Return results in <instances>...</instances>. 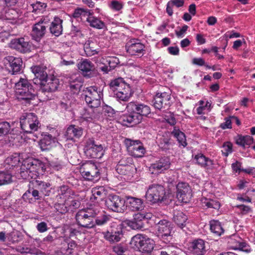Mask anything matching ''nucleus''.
Wrapping results in <instances>:
<instances>
[{
  "label": "nucleus",
  "instance_id": "obj_1",
  "mask_svg": "<svg viewBox=\"0 0 255 255\" xmlns=\"http://www.w3.org/2000/svg\"><path fill=\"white\" fill-rule=\"evenodd\" d=\"M31 70L36 77L34 83L39 84L42 92H52L58 89L59 80L57 77L53 75L47 77L46 72L38 66L31 67Z\"/></svg>",
  "mask_w": 255,
  "mask_h": 255
},
{
  "label": "nucleus",
  "instance_id": "obj_2",
  "mask_svg": "<svg viewBox=\"0 0 255 255\" xmlns=\"http://www.w3.org/2000/svg\"><path fill=\"white\" fill-rule=\"evenodd\" d=\"M45 166L41 161L33 158H27L22 161L20 175L25 180L36 178L45 170Z\"/></svg>",
  "mask_w": 255,
  "mask_h": 255
},
{
  "label": "nucleus",
  "instance_id": "obj_3",
  "mask_svg": "<svg viewBox=\"0 0 255 255\" xmlns=\"http://www.w3.org/2000/svg\"><path fill=\"white\" fill-rule=\"evenodd\" d=\"M129 115H124L123 121L128 124L135 125L141 120V116H147L150 113V109L147 105L137 102H130L127 106Z\"/></svg>",
  "mask_w": 255,
  "mask_h": 255
},
{
  "label": "nucleus",
  "instance_id": "obj_4",
  "mask_svg": "<svg viewBox=\"0 0 255 255\" xmlns=\"http://www.w3.org/2000/svg\"><path fill=\"white\" fill-rule=\"evenodd\" d=\"M110 88L114 93V97L120 102H127L132 97L133 91L129 84L122 78L112 81Z\"/></svg>",
  "mask_w": 255,
  "mask_h": 255
},
{
  "label": "nucleus",
  "instance_id": "obj_5",
  "mask_svg": "<svg viewBox=\"0 0 255 255\" xmlns=\"http://www.w3.org/2000/svg\"><path fill=\"white\" fill-rule=\"evenodd\" d=\"M99 211L100 208L98 206L79 210L76 215L78 225L86 228H93L95 225L94 218Z\"/></svg>",
  "mask_w": 255,
  "mask_h": 255
},
{
  "label": "nucleus",
  "instance_id": "obj_6",
  "mask_svg": "<svg viewBox=\"0 0 255 255\" xmlns=\"http://www.w3.org/2000/svg\"><path fill=\"white\" fill-rule=\"evenodd\" d=\"M15 96L19 100L28 101L34 97V90L32 86L26 78H20L15 84Z\"/></svg>",
  "mask_w": 255,
  "mask_h": 255
},
{
  "label": "nucleus",
  "instance_id": "obj_7",
  "mask_svg": "<svg viewBox=\"0 0 255 255\" xmlns=\"http://www.w3.org/2000/svg\"><path fill=\"white\" fill-rule=\"evenodd\" d=\"M145 197L152 204L161 202L166 198L165 188L161 185L151 184L147 188Z\"/></svg>",
  "mask_w": 255,
  "mask_h": 255
},
{
  "label": "nucleus",
  "instance_id": "obj_8",
  "mask_svg": "<svg viewBox=\"0 0 255 255\" xmlns=\"http://www.w3.org/2000/svg\"><path fill=\"white\" fill-rule=\"evenodd\" d=\"M131 246L142 253H150L155 245L153 240L142 234H137L130 241Z\"/></svg>",
  "mask_w": 255,
  "mask_h": 255
},
{
  "label": "nucleus",
  "instance_id": "obj_9",
  "mask_svg": "<svg viewBox=\"0 0 255 255\" xmlns=\"http://www.w3.org/2000/svg\"><path fill=\"white\" fill-rule=\"evenodd\" d=\"M85 100L89 107L96 108L101 103L102 92L100 88L97 86H91L84 90Z\"/></svg>",
  "mask_w": 255,
  "mask_h": 255
},
{
  "label": "nucleus",
  "instance_id": "obj_10",
  "mask_svg": "<svg viewBox=\"0 0 255 255\" xmlns=\"http://www.w3.org/2000/svg\"><path fill=\"white\" fill-rule=\"evenodd\" d=\"M20 123L22 129L25 132L31 133L37 130L40 123L34 113H24L20 118Z\"/></svg>",
  "mask_w": 255,
  "mask_h": 255
},
{
  "label": "nucleus",
  "instance_id": "obj_11",
  "mask_svg": "<svg viewBox=\"0 0 255 255\" xmlns=\"http://www.w3.org/2000/svg\"><path fill=\"white\" fill-rule=\"evenodd\" d=\"M84 150L86 156L90 158H101L104 154L103 146L97 143L92 138L86 141Z\"/></svg>",
  "mask_w": 255,
  "mask_h": 255
},
{
  "label": "nucleus",
  "instance_id": "obj_12",
  "mask_svg": "<svg viewBox=\"0 0 255 255\" xmlns=\"http://www.w3.org/2000/svg\"><path fill=\"white\" fill-rule=\"evenodd\" d=\"M124 143L129 155L135 157L143 156L145 153V149L139 140L126 138L125 139Z\"/></svg>",
  "mask_w": 255,
  "mask_h": 255
},
{
  "label": "nucleus",
  "instance_id": "obj_13",
  "mask_svg": "<svg viewBox=\"0 0 255 255\" xmlns=\"http://www.w3.org/2000/svg\"><path fill=\"white\" fill-rule=\"evenodd\" d=\"M80 172L84 178L89 180H97L100 177L99 169L91 162L83 164L80 168Z\"/></svg>",
  "mask_w": 255,
  "mask_h": 255
},
{
  "label": "nucleus",
  "instance_id": "obj_14",
  "mask_svg": "<svg viewBox=\"0 0 255 255\" xmlns=\"http://www.w3.org/2000/svg\"><path fill=\"white\" fill-rule=\"evenodd\" d=\"M171 223L166 220H160L156 225L157 236L163 242H169L172 231Z\"/></svg>",
  "mask_w": 255,
  "mask_h": 255
},
{
  "label": "nucleus",
  "instance_id": "obj_15",
  "mask_svg": "<svg viewBox=\"0 0 255 255\" xmlns=\"http://www.w3.org/2000/svg\"><path fill=\"white\" fill-rule=\"evenodd\" d=\"M125 201L117 195H110L106 200L105 205L110 210L122 212L125 208Z\"/></svg>",
  "mask_w": 255,
  "mask_h": 255
},
{
  "label": "nucleus",
  "instance_id": "obj_16",
  "mask_svg": "<svg viewBox=\"0 0 255 255\" xmlns=\"http://www.w3.org/2000/svg\"><path fill=\"white\" fill-rule=\"evenodd\" d=\"M191 189L185 182H180L176 185V197L178 200L184 203H187L192 197Z\"/></svg>",
  "mask_w": 255,
  "mask_h": 255
},
{
  "label": "nucleus",
  "instance_id": "obj_17",
  "mask_svg": "<svg viewBox=\"0 0 255 255\" xmlns=\"http://www.w3.org/2000/svg\"><path fill=\"white\" fill-rule=\"evenodd\" d=\"M125 47L127 52L131 55H143L145 51L144 45L137 39L129 40Z\"/></svg>",
  "mask_w": 255,
  "mask_h": 255
},
{
  "label": "nucleus",
  "instance_id": "obj_18",
  "mask_svg": "<svg viewBox=\"0 0 255 255\" xmlns=\"http://www.w3.org/2000/svg\"><path fill=\"white\" fill-rule=\"evenodd\" d=\"M6 68L12 74H16L20 72L22 66V60L19 57L9 56L4 59Z\"/></svg>",
  "mask_w": 255,
  "mask_h": 255
},
{
  "label": "nucleus",
  "instance_id": "obj_19",
  "mask_svg": "<svg viewBox=\"0 0 255 255\" xmlns=\"http://www.w3.org/2000/svg\"><path fill=\"white\" fill-rule=\"evenodd\" d=\"M152 215L151 213H139L135 214L132 220L127 221V225L133 230H139L143 228V224L142 222L143 219H150Z\"/></svg>",
  "mask_w": 255,
  "mask_h": 255
},
{
  "label": "nucleus",
  "instance_id": "obj_20",
  "mask_svg": "<svg viewBox=\"0 0 255 255\" xmlns=\"http://www.w3.org/2000/svg\"><path fill=\"white\" fill-rule=\"evenodd\" d=\"M9 47L21 53H26L30 50L31 46L27 38L20 37L12 39Z\"/></svg>",
  "mask_w": 255,
  "mask_h": 255
},
{
  "label": "nucleus",
  "instance_id": "obj_21",
  "mask_svg": "<svg viewBox=\"0 0 255 255\" xmlns=\"http://www.w3.org/2000/svg\"><path fill=\"white\" fill-rule=\"evenodd\" d=\"M229 246L235 250H241L246 253H250L251 248L243 240L237 235L232 236L228 241Z\"/></svg>",
  "mask_w": 255,
  "mask_h": 255
},
{
  "label": "nucleus",
  "instance_id": "obj_22",
  "mask_svg": "<svg viewBox=\"0 0 255 255\" xmlns=\"http://www.w3.org/2000/svg\"><path fill=\"white\" fill-rule=\"evenodd\" d=\"M77 67L84 76L91 77L95 73V65L89 60L82 59L77 64Z\"/></svg>",
  "mask_w": 255,
  "mask_h": 255
},
{
  "label": "nucleus",
  "instance_id": "obj_23",
  "mask_svg": "<svg viewBox=\"0 0 255 255\" xmlns=\"http://www.w3.org/2000/svg\"><path fill=\"white\" fill-rule=\"evenodd\" d=\"M125 203L128 209L133 212L142 211L145 206L142 199L130 196L126 197Z\"/></svg>",
  "mask_w": 255,
  "mask_h": 255
},
{
  "label": "nucleus",
  "instance_id": "obj_24",
  "mask_svg": "<svg viewBox=\"0 0 255 255\" xmlns=\"http://www.w3.org/2000/svg\"><path fill=\"white\" fill-rule=\"evenodd\" d=\"M4 16L12 23L20 24L23 21L21 12L15 8L5 7Z\"/></svg>",
  "mask_w": 255,
  "mask_h": 255
},
{
  "label": "nucleus",
  "instance_id": "obj_25",
  "mask_svg": "<svg viewBox=\"0 0 255 255\" xmlns=\"http://www.w3.org/2000/svg\"><path fill=\"white\" fill-rule=\"evenodd\" d=\"M46 22L41 20L35 23L32 27L31 36L36 41H39L45 34L46 32Z\"/></svg>",
  "mask_w": 255,
  "mask_h": 255
},
{
  "label": "nucleus",
  "instance_id": "obj_26",
  "mask_svg": "<svg viewBox=\"0 0 255 255\" xmlns=\"http://www.w3.org/2000/svg\"><path fill=\"white\" fill-rule=\"evenodd\" d=\"M170 99V96L168 93L166 92L158 93L154 98L153 105L155 108L160 110L166 106L169 105Z\"/></svg>",
  "mask_w": 255,
  "mask_h": 255
},
{
  "label": "nucleus",
  "instance_id": "obj_27",
  "mask_svg": "<svg viewBox=\"0 0 255 255\" xmlns=\"http://www.w3.org/2000/svg\"><path fill=\"white\" fill-rule=\"evenodd\" d=\"M205 242L199 239L190 243L189 250L192 255H203L205 252Z\"/></svg>",
  "mask_w": 255,
  "mask_h": 255
},
{
  "label": "nucleus",
  "instance_id": "obj_28",
  "mask_svg": "<svg viewBox=\"0 0 255 255\" xmlns=\"http://www.w3.org/2000/svg\"><path fill=\"white\" fill-rule=\"evenodd\" d=\"M194 160L197 164L207 169H212L214 167L213 160L206 157L202 153L195 155Z\"/></svg>",
  "mask_w": 255,
  "mask_h": 255
},
{
  "label": "nucleus",
  "instance_id": "obj_29",
  "mask_svg": "<svg viewBox=\"0 0 255 255\" xmlns=\"http://www.w3.org/2000/svg\"><path fill=\"white\" fill-rule=\"evenodd\" d=\"M169 166L170 162L169 159L168 158H163L156 163L152 164L150 168L152 172L160 173L169 168Z\"/></svg>",
  "mask_w": 255,
  "mask_h": 255
},
{
  "label": "nucleus",
  "instance_id": "obj_30",
  "mask_svg": "<svg viewBox=\"0 0 255 255\" xmlns=\"http://www.w3.org/2000/svg\"><path fill=\"white\" fill-rule=\"evenodd\" d=\"M57 139L50 134H45L39 141V145L42 151L48 150L55 144Z\"/></svg>",
  "mask_w": 255,
  "mask_h": 255
},
{
  "label": "nucleus",
  "instance_id": "obj_31",
  "mask_svg": "<svg viewBox=\"0 0 255 255\" xmlns=\"http://www.w3.org/2000/svg\"><path fill=\"white\" fill-rule=\"evenodd\" d=\"M83 134V128L75 125H71L66 130V135L67 139L74 140V138H79Z\"/></svg>",
  "mask_w": 255,
  "mask_h": 255
},
{
  "label": "nucleus",
  "instance_id": "obj_32",
  "mask_svg": "<svg viewBox=\"0 0 255 255\" xmlns=\"http://www.w3.org/2000/svg\"><path fill=\"white\" fill-rule=\"evenodd\" d=\"M86 21L93 28L98 29H102L106 28V24L103 21L98 17L93 16L90 12L86 18Z\"/></svg>",
  "mask_w": 255,
  "mask_h": 255
},
{
  "label": "nucleus",
  "instance_id": "obj_33",
  "mask_svg": "<svg viewBox=\"0 0 255 255\" xmlns=\"http://www.w3.org/2000/svg\"><path fill=\"white\" fill-rule=\"evenodd\" d=\"M103 234L106 240L112 243L119 242L122 236V231L120 230L104 232Z\"/></svg>",
  "mask_w": 255,
  "mask_h": 255
},
{
  "label": "nucleus",
  "instance_id": "obj_34",
  "mask_svg": "<svg viewBox=\"0 0 255 255\" xmlns=\"http://www.w3.org/2000/svg\"><path fill=\"white\" fill-rule=\"evenodd\" d=\"M62 20L59 17H55L50 27V32L56 36L60 35L62 32Z\"/></svg>",
  "mask_w": 255,
  "mask_h": 255
},
{
  "label": "nucleus",
  "instance_id": "obj_35",
  "mask_svg": "<svg viewBox=\"0 0 255 255\" xmlns=\"http://www.w3.org/2000/svg\"><path fill=\"white\" fill-rule=\"evenodd\" d=\"M96 43L92 41H86L84 45V50L87 56H92L99 54L100 49L95 48Z\"/></svg>",
  "mask_w": 255,
  "mask_h": 255
},
{
  "label": "nucleus",
  "instance_id": "obj_36",
  "mask_svg": "<svg viewBox=\"0 0 255 255\" xmlns=\"http://www.w3.org/2000/svg\"><path fill=\"white\" fill-rule=\"evenodd\" d=\"M74 192L70 189L68 186L65 185L61 186L58 190V195L57 197L63 200H67L70 197H72Z\"/></svg>",
  "mask_w": 255,
  "mask_h": 255
},
{
  "label": "nucleus",
  "instance_id": "obj_37",
  "mask_svg": "<svg viewBox=\"0 0 255 255\" xmlns=\"http://www.w3.org/2000/svg\"><path fill=\"white\" fill-rule=\"evenodd\" d=\"M187 216L182 212L177 211L174 213V222L181 228H183L187 221Z\"/></svg>",
  "mask_w": 255,
  "mask_h": 255
},
{
  "label": "nucleus",
  "instance_id": "obj_38",
  "mask_svg": "<svg viewBox=\"0 0 255 255\" xmlns=\"http://www.w3.org/2000/svg\"><path fill=\"white\" fill-rule=\"evenodd\" d=\"M236 143L244 148L249 146L254 141V139L250 135H238L236 139Z\"/></svg>",
  "mask_w": 255,
  "mask_h": 255
},
{
  "label": "nucleus",
  "instance_id": "obj_39",
  "mask_svg": "<svg viewBox=\"0 0 255 255\" xmlns=\"http://www.w3.org/2000/svg\"><path fill=\"white\" fill-rule=\"evenodd\" d=\"M100 62L102 64H108L111 69L115 68L120 63L119 59L115 56L102 57Z\"/></svg>",
  "mask_w": 255,
  "mask_h": 255
},
{
  "label": "nucleus",
  "instance_id": "obj_40",
  "mask_svg": "<svg viewBox=\"0 0 255 255\" xmlns=\"http://www.w3.org/2000/svg\"><path fill=\"white\" fill-rule=\"evenodd\" d=\"M210 230L215 235L219 236L223 234L224 230L221 223L217 220H212L210 222Z\"/></svg>",
  "mask_w": 255,
  "mask_h": 255
},
{
  "label": "nucleus",
  "instance_id": "obj_41",
  "mask_svg": "<svg viewBox=\"0 0 255 255\" xmlns=\"http://www.w3.org/2000/svg\"><path fill=\"white\" fill-rule=\"evenodd\" d=\"M94 108H91L85 109L83 111L80 119V122L83 123L91 122L95 118V112L93 110Z\"/></svg>",
  "mask_w": 255,
  "mask_h": 255
},
{
  "label": "nucleus",
  "instance_id": "obj_42",
  "mask_svg": "<svg viewBox=\"0 0 255 255\" xmlns=\"http://www.w3.org/2000/svg\"><path fill=\"white\" fill-rule=\"evenodd\" d=\"M172 134L176 137L180 145L185 147L187 145L186 137L184 133L180 131L179 129L174 128Z\"/></svg>",
  "mask_w": 255,
  "mask_h": 255
},
{
  "label": "nucleus",
  "instance_id": "obj_43",
  "mask_svg": "<svg viewBox=\"0 0 255 255\" xmlns=\"http://www.w3.org/2000/svg\"><path fill=\"white\" fill-rule=\"evenodd\" d=\"M22 159L21 155L15 153L8 157L5 160V163L11 166H16L19 165Z\"/></svg>",
  "mask_w": 255,
  "mask_h": 255
},
{
  "label": "nucleus",
  "instance_id": "obj_44",
  "mask_svg": "<svg viewBox=\"0 0 255 255\" xmlns=\"http://www.w3.org/2000/svg\"><path fill=\"white\" fill-rule=\"evenodd\" d=\"M104 188L103 187L93 188L92 190V195L90 200L93 201L94 200L102 199L105 195Z\"/></svg>",
  "mask_w": 255,
  "mask_h": 255
},
{
  "label": "nucleus",
  "instance_id": "obj_45",
  "mask_svg": "<svg viewBox=\"0 0 255 255\" xmlns=\"http://www.w3.org/2000/svg\"><path fill=\"white\" fill-rule=\"evenodd\" d=\"M12 130L9 123L6 122L0 123V138L11 135Z\"/></svg>",
  "mask_w": 255,
  "mask_h": 255
},
{
  "label": "nucleus",
  "instance_id": "obj_46",
  "mask_svg": "<svg viewBox=\"0 0 255 255\" xmlns=\"http://www.w3.org/2000/svg\"><path fill=\"white\" fill-rule=\"evenodd\" d=\"M65 203L69 207H72L74 209L78 208L80 205L79 198L78 195L74 193L72 197H70L65 201Z\"/></svg>",
  "mask_w": 255,
  "mask_h": 255
},
{
  "label": "nucleus",
  "instance_id": "obj_47",
  "mask_svg": "<svg viewBox=\"0 0 255 255\" xmlns=\"http://www.w3.org/2000/svg\"><path fill=\"white\" fill-rule=\"evenodd\" d=\"M202 203L203 206H206L207 208H211L218 210L220 207V203L218 201L213 199L207 198L203 199L202 200Z\"/></svg>",
  "mask_w": 255,
  "mask_h": 255
},
{
  "label": "nucleus",
  "instance_id": "obj_48",
  "mask_svg": "<svg viewBox=\"0 0 255 255\" xmlns=\"http://www.w3.org/2000/svg\"><path fill=\"white\" fill-rule=\"evenodd\" d=\"M34 198L35 200L39 199V192L37 190H32L31 192L28 190L22 196L23 199L25 201L29 202H31L32 200V198H30V194Z\"/></svg>",
  "mask_w": 255,
  "mask_h": 255
},
{
  "label": "nucleus",
  "instance_id": "obj_49",
  "mask_svg": "<svg viewBox=\"0 0 255 255\" xmlns=\"http://www.w3.org/2000/svg\"><path fill=\"white\" fill-rule=\"evenodd\" d=\"M12 181V175L6 172H0V185L10 183Z\"/></svg>",
  "mask_w": 255,
  "mask_h": 255
},
{
  "label": "nucleus",
  "instance_id": "obj_50",
  "mask_svg": "<svg viewBox=\"0 0 255 255\" xmlns=\"http://www.w3.org/2000/svg\"><path fill=\"white\" fill-rule=\"evenodd\" d=\"M108 5L112 10L119 11L123 8L124 4L122 2L117 0H113L108 4Z\"/></svg>",
  "mask_w": 255,
  "mask_h": 255
},
{
  "label": "nucleus",
  "instance_id": "obj_51",
  "mask_svg": "<svg viewBox=\"0 0 255 255\" xmlns=\"http://www.w3.org/2000/svg\"><path fill=\"white\" fill-rule=\"evenodd\" d=\"M64 201V203H56L54 205L56 210L61 214H65L69 210L68 206L65 203V200Z\"/></svg>",
  "mask_w": 255,
  "mask_h": 255
},
{
  "label": "nucleus",
  "instance_id": "obj_52",
  "mask_svg": "<svg viewBox=\"0 0 255 255\" xmlns=\"http://www.w3.org/2000/svg\"><path fill=\"white\" fill-rule=\"evenodd\" d=\"M157 143L160 148L163 149L168 148L170 144L169 139L165 137H159L157 139Z\"/></svg>",
  "mask_w": 255,
  "mask_h": 255
},
{
  "label": "nucleus",
  "instance_id": "obj_53",
  "mask_svg": "<svg viewBox=\"0 0 255 255\" xmlns=\"http://www.w3.org/2000/svg\"><path fill=\"white\" fill-rule=\"evenodd\" d=\"M233 145L230 142H225L222 146V152L223 154L227 156L229 154L232 152Z\"/></svg>",
  "mask_w": 255,
  "mask_h": 255
},
{
  "label": "nucleus",
  "instance_id": "obj_54",
  "mask_svg": "<svg viewBox=\"0 0 255 255\" xmlns=\"http://www.w3.org/2000/svg\"><path fill=\"white\" fill-rule=\"evenodd\" d=\"M90 11L88 9H85L81 8H77L73 13V16L75 18L82 17L86 15H88Z\"/></svg>",
  "mask_w": 255,
  "mask_h": 255
},
{
  "label": "nucleus",
  "instance_id": "obj_55",
  "mask_svg": "<svg viewBox=\"0 0 255 255\" xmlns=\"http://www.w3.org/2000/svg\"><path fill=\"white\" fill-rule=\"evenodd\" d=\"M7 239L8 241L14 243L17 242L19 238V233L16 231H13L6 235Z\"/></svg>",
  "mask_w": 255,
  "mask_h": 255
},
{
  "label": "nucleus",
  "instance_id": "obj_56",
  "mask_svg": "<svg viewBox=\"0 0 255 255\" xmlns=\"http://www.w3.org/2000/svg\"><path fill=\"white\" fill-rule=\"evenodd\" d=\"M164 120L170 125H174L176 123L174 115L171 113H167L164 115Z\"/></svg>",
  "mask_w": 255,
  "mask_h": 255
},
{
  "label": "nucleus",
  "instance_id": "obj_57",
  "mask_svg": "<svg viewBox=\"0 0 255 255\" xmlns=\"http://www.w3.org/2000/svg\"><path fill=\"white\" fill-rule=\"evenodd\" d=\"M110 219L109 216L103 214L101 216L97 217L96 219V223L98 225H103L106 224Z\"/></svg>",
  "mask_w": 255,
  "mask_h": 255
},
{
  "label": "nucleus",
  "instance_id": "obj_58",
  "mask_svg": "<svg viewBox=\"0 0 255 255\" xmlns=\"http://www.w3.org/2000/svg\"><path fill=\"white\" fill-rule=\"evenodd\" d=\"M242 163L238 161L232 164V168L233 170L236 173H240L244 171L245 169L242 168Z\"/></svg>",
  "mask_w": 255,
  "mask_h": 255
},
{
  "label": "nucleus",
  "instance_id": "obj_59",
  "mask_svg": "<svg viewBox=\"0 0 255 255\" xmlns=\"http://www.w3.org/2000/svg\"><path fill=\"white\" fill-rule=\"evenodd\" d=\"M241 35L239 33L235 32L234 31H231L227 32L224 35V37L227 40L228 39H231L233 38L240 37Z\"/></svg>",
  "mask_w": 255,
  "mask_h": 255
},
{
  "label": "nucleus",
  "instance_id": "obj_60",
  "mask_svg": "<svg viewBox=\"0 0 255 255\" xmlns=\"http://www.w3.org/2000/svg\"><path fill=\"white\" fill-rule=\"evenodd\" d=\"M199 107L196 109V111L197 114L198 115H202L205 113V111L207 110L204 107V101L200 100L198 102Z\"/></svg>",
  "mask_w": 255,
  "mask_h": 255
},
{
  "label": "nucleus",
  "instance_id": "obj_61",
  "mask_svg": "<svg viewBox=\"0 0 255 255\" xmlns=\"http://www.w3.org/2000/svg\"><path fill=\"white\" fill-rule=\"evenodd\" d=\"M188 28V26L187 25H184L179 30H176L175 31L176 36L178 38L183 37L185 36L186 32Z\"/></svg>",
  "mask_w": 255,
  "mask_h": 255
},
{
  "label": "nucleus",
  "instance_id": "obj_62",
  "mask_svg": "<svg viewBox=\"0 0 255 255\" xmlns=\"http://www.w3.org/2000/svg\"><path fill=\"white\" fill-rule=\"evenodd\" d=\"M36 229L39 232L44 233L48 230L47 224L44 222L38 223L36 226Z\"/></svg>",
  "mask_w": 255,
  "mask_h": 255
},
{
  "label": "nucleus",
  "instance_id": "obj_63",
  "mask_svg": "<svg viewBox=\"0 0 255 255\" xmlns=\"http://www.w3.org/2000/svg\"><path fill=\"white\" fill-rule=\"evenodd\" d=\"M167 51L169 54L172 55H178L179 49L177 46H170L168 47Z\"/></svg>",
  "mask_w": 255,
  "mask_h": 255
},
{
  "label": "nucleus",
  "instance_id": "obj_64",
  "mask_svg": "<svg viewBox=\"0 0 255 255\" xmlns=\"http://www.w3.org/2000/svg\"><path fill=\"white\" fill-rule=\"evenodd\" d=\"M113 251L117 255H123L125 252L124 249L120 245L115 246L113 248Z\"/></svg>",
  "mask_w": 255,
  "mask_h": 255
}]
</instances>
